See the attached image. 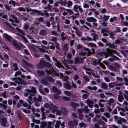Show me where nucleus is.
<instances>
[{
	"instance_id": "obj_21",
	"label": "nucleus",
	"mask_w": 128,
	"mask_h": 128,
	"mask_svg": "<svg viewBox=\"0 0 128 128\" xmlns=\"http://www.w3.org/2000/svg\"><path fill=\"white\" fill-rule=\"evenodd\" d=\"M2 122L1 123V125L2 126L4 127L6 126V124L7 122V120L6 118H2Z\"/></svg>"
},
{
	"instance_id": "obj_51",
	"label": "nucleus",
	"mask_w": 128,
	"mask_h": 128,
	"mask_svg": "<svg viewBox=\"0 0 128 128\" xmlns=\"http://www.w3.org/2000/svg\"><path fill=\"white\" fill-rule=\"evenodd\" d=\"M13 66L14 67V70L16 71L18 70V68L17 63H13Z\"/></svg>"
},
{
	"instance_id": "obj_63",
	"label": "nucleus",
	"mask_w": 128,
	"mask_h": 128,
	"mask_svg": "<svg viewBox=\"0 0 128 128\" xmlns=\"http://www.w3.org/2000/svg\"><path fill=\"white\" fill-rule=\"evenodd\" d=\"M39 91L42 94L44 95H45L46 93L44 89L43 90L41 88H40L39 89Z\"/></svg>"
},
{
	"instance_id": "obj_7",
	"label": "nucleus",
	"mask_w": 128,
	"mask_h": 128,
	"mask_svg": "<svg viewBox=\"0 0 128 128\" xmlns=\"http://www.w3.org/2000/svg\"><path fill=\"white\" fill-rule=\"evenodd\" d=\"M46 62L42 59L39 63L37 64L36 66L39 68H42L45 66V64Z\"/></svg>"
},
{
	"instance_id": "obj_28",
	"label": "nucleus",
	"mask_w": 128,
	"mask_h": 128,
	"mask_svg": "<svg viewBox=\"0 0 128 128\" xmlns=\"http://www.w3.org/2000/svg\"><path fill=\"white\" fill-rule=\"evenodd\" d=\"M117 81H116L115 82H111L109 84L108 86L110 88H114L116 86V83L117 82Z\"/></svg>"
},
{
	"instance_id": "obj_24",
	"label": "nucleus",
	"mask_w": 128,
	"mask_h": 128,
	"mask_svg": "<svg viewBox=\"0 0 128 128\" xmlns=\"http://www.w3.org/2000/svg\"><path fill=\"white\" fill-rule=\"evenodd\" d=\"M64 87L68 90H70L72 88L70 85L67 83H64Z\"/></svg>"
},
{
	"instance_id": "obj_15",
	"label": "nucleus",
	"mask_w": 128,
	"mask_h": 128,
	"mask_svg": "<svg viewBox=\"0 0 128 128\" xmlns=\"http://www.w3.org/2000/svg\"><path fill=\"white\" fill-rule=\"evenodd\" d=\"M117 123L118 124H122V122H126L127 120L124 118L120 117L117 120Z\"/></svg>"
},
{
	"instance_id": "obj_29",
	"label": "nucleus",
	"mask_w": 128,
	"mask_h": 128,
	"mask_svg": "<svg viewBox=\"0 0 128 128\" xmlns=\"http://www.w3.org/2000/svg\"><path fill=\"white\" fill-rule=\"evenodd\" d=\"M86 2L87 3L89 4L90 6H91V5L93 6L95 4V2L94 1L92 0H87L86 1Z\"/></svg>"
},
{
	"instance_id": "obj_36",
	"label": "nucleus",
	"mask_w": 128,
	"mask_h": 128,
	"mask_svg": "<svg viewBox=\"0 0 128 128\" xmlns=\"http://www.w3.org/2000/svg\"><path fill=\"white\" fill-rule=\"evenodd\" d=\"M61 109L62 112L63 114L64 115H66L67 114V112L66 109L63 108H61Z\"/></svg>"
},
{
	"instance_id": "obj_14",
	"label": "nucleus",
	"mask_w": 128,
	"mask_h": 128,
	"mask_svg": "<svg viewBox=\"0 0 128 128\" xmlns=\"http://www.w3.org/2000/svg\"><path fill=\"white\" fill-rule=\"evenodd\" d=\"M29 8H30L31 10H33L34 9H32L31 8H27L26 7H25V8L22 7H19L18 8V9L19 10L21 11H22L24 12H25L26 11L27 12H30L32 14V13L31 12H30V10H28Z\"/></svg>"
},
{
	"instance_id": "obj_57",
	"label": "nucleus",
	"mask_w": 128,
	"mask_h": 128,
	"mask_svg": "<svg viewBox=\"0 0 128 128\" xmlns=\"http://www.w3.org/2000/svg\"><path fill=\"white\" fill-rule=\"evenodd\" d=\"M83 46L80 44H78L76 46V48L78 49H80L82 48L83 47Z\"/></svg>"
},
{
	"instance_id": "obj_37",
	"label": "nucleus",
	"mask_w": 128,
	"mask_h": 128,
	"mask_svg": "<svg viewBox=\"0 0 128 128\" xmlns=\"http://www.w3.org/2000/svg\"><path fill=\"white\" fill-rule=\"evenodd\" d=\"M87 44L88 46H90V47L96 48L97 46L96 44L93 43H89Z\"/></svg>"
},
{
	"instance_id": "obj_64",
	"label": "nucleus",
	"mask_w": 128,
	"mask_h": 128,
	"mask_svg": "<svg viewBox=\"0 0 128 128\" xmlns=\"http://www.w3.org/2000/svg\"><path fill=\"white\" fill-rule=\"evenodd\" d=\"M45 112H44L42 113V120L45 119L46 118V116L45 115Z\"/></svg>"
},
{
	"instance_id": "obj_31",
	"label": "nucleus",
	"mask_w": 128,
	"mask_h": 128,
	"mask_svg": "<svg viewBox=\"0 0 128 128\" xmlns=\"http://www.w3.org/2000/svg\"><path fill=\"white\" fill-rule=\"evenodd\" d=\"M47 80L48 81L54 83L55 81L53 78L50 76H47Z\"/></svg>"
},
{
	"instance_id": "obj_10",
	"label": "nucleus",
	"mask_w": 128,
	"mask_h": 128,
	"mask_svg": "<svg viewBox=\"0 0 128 128\" xmlns=\"http://www.w3.org/2000/svg\"><path fill=\"white\" fill-rule=\"evenodd\" d=\"M86 20L88 22H95L97 21L96 19L93 17H87Z\"/></svg>"
},
{
	"instance_id": "obj_48",
	"label": "nucleus",
	"mask_w": 128,
	"mask_h": 128,
	"mask_svg": "<svg viewBox=\"0 0 128 128\" xmlns=\"http://www.w3.org/2000/svg\"><path fill=\"white\" fill-rule=\"evenodd\" d=\"M117 20V18L116 16H114L113 17L111 18L110 20V21L111 22H114L115 20Z\"/></svg>"
},
{
	"instance_id": "obj_3",
	"label": "nucleus",
	"mask_w": 128,
	"mask_h": 128,
	"mask_svg": "<svg viewBox=\"0 0 128 128\" xmlns=\"http://www.w3.org/2000/svg\"><path fill=\"white\" fill-rule=\"evenodd\" d=\"M30 90L31 93H30V95L28 96V99H27L26 100L29 104H32L34 102L32 101V96H34L35 95L36 92V88L35 87H32Z\"/></svg>"
},
{
	"instance_id": "obj_40",
	"label": "nucleus",
	"mask_w": 128,
	"mask_h": 128,
	"mask_svg": "<svg viewBox=\"0 0 128 128\" xmlns=\"http://www.w3.org/2000/svg\"><path fill=\"white\" fill-rule=\"evenodd\" d=\"M8 92L6 91L4 92L2 94V96L3 97L5 98H6L7 97V95L8 94Z\"/></svg>"
},
{
	"instance_id": "obj_33",
	"label": "nucleus",
	"mask_w": 128,
	"mask_h": 128,
	"mask_svg": "<svg viewBox=\"0 0 128 128\" xmlns=\"http://www.w3.org/2000/svg\"><path fill=\"white\" fill-rule=\"evenodd\" d=\"M25 91L26 92L24 94V96H27L29 95V94H30V93H31L30 90L28 89H27Z\"/></svg>"
},
{
	"instance_id": "obj_52",
	"label": "nucleus",
	"mask_w": 128,
	"mask_h": 128,
	"mask_svg": "<svg viewBox=\"0 0 128 128\" xmlns=\"http://www.w3.org/2000/svg\"><path fill=\"white\" fill-rule=\"evenodd\" d=\"M93 36L92 38L93 40L94 41H96V38L97 37V35L95 33H93L92 34Z\"/></svg>"
},
{
	"instance_id": "obj_9",
	"label": "nucleus",
	"mask_w": 128,
	"mask_h": 128,
	"mask_svg": "<svg viewBox=\"0 0 128 128\" xmlns=\"http://www.w3.org/2000/svg\"><path fill=\"white\" fill-rule=\"evenodd\" d=\"M22 66L24 67V66L25 64L28 66L32 68H35L34 66L30 64L27 61L25 60L24 59H23L22 60Z\"/></svg>"
},
{
	"instance_id": "obj_27",
	"label": "nucleus",
	"mask_w": 128,
	"mask_h": 128,
	"mask_svg": "<svg viewBox=\"0 0 128 128\" xmlns=\"http://www.w3.org/2000/svg\"><path fill=\"white\" fill-rule=\"evenodd\" d=\"M124 99V97L122 94L118 95V100L119 102H122Z\"/></svg>"
},
{
	"instance_id": "obj_45",
	"label": "nucleus",
	"mask_w": 128,
	"mask_h": 128,
	"mask_svg": "<svg viewBox=\"0 0 128 128\" xmlns=\"http://www.w3.org/2000/svg\"><path fill=\"white\" fill-rule=\"evenodd\" d=\"M79 127L80 128L84 127V128L86 127V125L85 123L82 122L80 123L79 124Z\"/></svg>"
},
{
	"instance_id": "obj_30",
	"label": "nucleus",
	"mask_w": 128,
	"mask_h": 128,
	"mask_svg": "<svg viewBox=\"0 0 128 128\" xmlns=\"http://www.w3.org/2000/svg\"><path fill=\"white\" fill-rule=\"evenodd\" d=\"M47 32L45 30H41L39 32V34L42 36H45Z\"/></svg>"
},
{
	"instance_id": "obj_58",
	"label": "nucleus",
	"mask_w": 128,
	"mask_h": 128,
	"mask_svg": "<svg viewBox=\"0 0 128 128\" xmlns=\"http://www.w3.org/2000/svg\"><path fill=\"white\" fill-rule=\"evenodd\" d=\"M64 92V94L68 96H70L72 95L71 93L68 91H65Z\"/></svg>"
},
{
	"instance_id": "obj_8",
	"label": "nucleus",
	"mask_w": 128,
	"mask_h": 128,
	"mask_svg": "<svg viewBox=\"0 0 128 128\" xmlns=\"http://www.w3.org/2000/svg\"><path fill=\"white\" fill-rule=\"evenodd\" d=\"M78 9L80 12L82 13L83 12V10L80 6L77 5H75L74 6L73 10L75 12H78Z\"/></svg>"
},
{
	"instance_id": "obj_4",
	"label": "nucleus",
	"mask_w": 128,
	"mask_h": 128,
	"mask_svg": "<svg viewBox=\"0 0 128 128\" xmlns=\"http://www.w3.org/2000/svg\"><path fill=\"white\" fill-rule=\"evenodd\" d=\"M28 10H30V12H31L32 14H38V15H40L42 16H43L44 14H45L46 15V17L47 18L49 16V15L48 13L46 12V10H44V13L41 12L40 11L35 9L31 10L30 8H29Z\"/></svg>"
},
{
	"instance_id": "obj_16",
	"label": "nucleus",
	"mask_w": 128,
	"mask_h": 128,
	"mask_svg": "<svg viewBox=\"0 0 128 128\" xmlns=\"http://www.w3.org/2000/svg\"><path fill=\"white\" fill-rule=\"evenodd\" d=\"M52 89L53 91L58 94H60L61 93L60 90L58 89L55 86H52Z\"/></svg>"
},
{
	"instance_id": "obj_53",
	"label": "nucleus",
	"mask_w": 128,
	"mask_h": 128,
	"mask_svg": "<svg viewBox=\"0 0 128 128\" xmlns=\"http://www.w3.org/2000/svg\"><path fill=\"white\" fill-rule=\"evenodd\" d=\"M104 114L105 116L107 118H109L110 115L108 112H105L104 113Z\"/></svg>"
},
{
	"instance_id": "obj_2",
	"label": "nucleus",
	"mask_w": 128,
	"mask_h": 128,
	"mask_svg": "<svg viewBox=\"0 0 128 128\" xmlns=\"http://www.w3.org/2000/svg\"><path fill=\"white\" fill-rule=\"evenodd\" d=\"M4 36L5 38L7 39L9 42H12V45L14 46V48L16 50H20V47L16 42L13 40L11 36L6 34H4Z\"/></svg>"
},
{
	"instance_id": "obj_50",
	"label": "nucleus",
	"mask_w": 128,
	"mask_h": 128,
	"mask_svg": "<svg viewBox=\"0 0 128 128\" xmlns=\"http://www.w3.org/2000/svg\"><path fill=\"white\" fill-rule=\"evenodd\" d=\"M89 5L88 4H86L85 2L83 3V7L84 8H88L89 7Z\"/></svg>"
},
{
	"instance_id": "obj_43",
	"label": "nucleus",
	"mask_w": 128,
	"mask_h": 128,
	"mask_svg": "<svg viewBox=\"0 0 128 128\" xmlns=\"http://www.w3.org/2000/svg\"><path fill=\"white\" fill-rule=\"evenodd\" d=\"M66 11L68 12V14L69 15H71V14H74V12L71 9H66Z\"/></svg>"
},
{
	"instance_id": "obj_25",
	"label": "nucleus",
	"mask_w": 128,
	"mask_h": 128,
	"mask_svg": "<svg viewBox=\"0 0 128 128\" xmlns=\"http://www.w3.org/2000/svg\"><path fill=\"white\" fill-rule=\"evenodd\" d=\"M62 62L64 65V66H65L66 68H70V67L68 65V62L67 61V60H62Z\"/></svg>"
},
{
	"instance_id": "obj_62",
	"label": "nucleus",
	"mask_w": 128,
	"mask_h": 128,
	"mask_svg": "<svg viewBox=\"0 0 128 128\" xmlns=\"http://www.w3.org/2000/svg\"><path fill=\"white\" fill-rule=\"evenodd\" d=\"M87 53V52H80L79 53V55L80 56H85Z\"/></svg>"
},
{
	"instance_id": "obj_60",
	"label": "nucleus",
	"mask_w": 128,
	"mask_h": 128,
	"mask_svg": "<svg viewBox=\"0 0 128 128\" xmlns=\"http://www.w3.org/2000/svg\"><path fill=\"white\" fill-rule=\"evenodd\" d=\"M103 19L105 21H107L108 19L110 17V16H106L105 15H104Z\"/></svg>"
},
{
	"instance_id": "obj_34",
	"label": "nucleus",
	"mask_w": 128,
	"mask_h": 128,
	"mask_svg": "<svg viewBox=\"0 0 128 128\" xmlns=\"http://www.w3.org/2000/svg\"><path fill=\"white\" fill-rule=\"evenodd\" d=\"M89 94V93L88 92L86 94H84L82 95V98L84 99H87L88 97Z\"/></svg>"
},
{
	"instance_id": "obj_47",
	"label": "nucleus",
	"mask_w": 128,
	"mask_h": 128,
	"mask_svg": "<svg viewBox=\"0 0 128 128\" xmlns=\"http://www.w3.org/2000/svg\"><path fill=\"white\" fill-rule=\"evenodd\" d=\"M47 124L46 122H41V126L42 128H45L47 126Z\"/></svg>"
},
{
	"instance_id": "obj_35",
	"label": "nucleus",
	"mask_w": 128,
	"mask_h": 128,
	"mask_svg": "<svg viewBox=\"0 0 128 128\" xmlns=\"http://www.w3.org/2000/svg\"><path fill=\"white\" fill-rule=\"evenodd\" d=\"M71 106L73 107H76L78 106L79 105L78 104H76L74 102H71L70 103Z\"/></svg>"
},
{
	"instance_id": "obj_6",
	"label": "nucleus",
	"mask_w": 128,
	"mask_h": 128,
	"mask_svg": "<svg viewBox=\"0 0 128 128\" xmlns=\"http://www.w3.org/2000/svg\"><path fill=\"white\" fill-rule=\"evenodd\" d=\"M12 80V81L15 80V82L18 84L26 85V84L24 82V81L20 78H13Z\"/></svg>"
},
{
	"instance_id": "obj_61",
	"label": "nucleus",
	"mask_w": 128,
	"mask_h": 128,
	"mask_svg": "<svg viewBox=\"0 0 128 128\" xmlns=\"http://www.w3.org/2000/svg\"><path fill=\"white\" fill-rule=\"evenodd\" d=\"M28 48L31 53L32 52H33V51H35V50H36V49H34L33 46H28Z\"/></svg>"
},
{
	"instance_id": "obj_22",
	"label": "nucleus",
	"mask_w": 128,
	"mask_h": 128,
	"mask_svg": "<svg viewBox=\"0 0 128 128\" xmlns=\"http://www.w3.org/2000/svg\"><path fill=\"white\" fill-rule=\"evenodd\" d=\"M109 105L110 106H112V108L114 107V100L112 98H110L108 101Z\"/></svg>"
},
{
	"instance_id": "obj_18",
	"label": "nucleus",
	"mask_w": 128,
	"mask_h": 128,
	"mask_svg": "<svg viewBox=\"0 0 128 128\" xmlns=\"http://www.w3.org/2000/svg\"><path fill=\"white\" fill-rule=\"evenodd\" d=\"M54 65L58 68H64V67L62 64L58 62L54 63Z\"/></svg>"
},
{
	"instance_id": "obj_59",
	"label": "nucleus",
	"mask_w": 128,
	"mask_h": 128,
	"mask_svg": "<svg viewBox=\"0 0 128 128\" xmlns=\"http://www.w3.org/2000/svg\"><path fill=\"white\" fill-rule=\"evenodd\" d=\"M9 4L10 5H12L13 6H15V2L14 1L10 0L9 2Z\"/></svg>"
},
{
	"instance_id": "obj_46",
	"label": "nucleus",
	"mask_w": 128,
	"mask_h": 128,
	"mask_svg": "<svg viewBox=\"0 0 128 128\" xmlns=\"http://www.w3.org/2000/svg\"><path fill=\"white\" fill-rule=\"evenodd\" d=\"M46 66L48 68H52L51 64L50 63L46 62L45 64V66Z\"/></svg>"
},
{
	"instance_id": "obj_42",
	"label": "nucleus",
	"mask_w": 128,
	"mask_h": 128,
	"mask_svg": "<svg viewBox=\"0 0 128 128\" xmlns=\"http://www.w3.org/2000/svg\"><path fill=\"white\" fill-rule=\"evenodd\" d=\"M85 69L86 70V74L89 75H91V73L90 69L89 68H85Z\"/></svg>"
},
{
	"instance_id": "obj_49",
	"label": "nucleus",
	"mask_w": 128,
	"mask_h": 128,
	"mask_svg": "<svg viewBox=\"0 0 128 128\" xmlns=\"http://www.w3.org/2000/svg\"><path fill=\"white\" fill-rule=\"evenodd\" d=\"M16 30L20 32L22 34L24 35L25 34V33L24 31L18 28L17 27H16Z\"/></svg>"
},
{
	"instance_id": "obj_20",
	"label": "nucleus",
	"mask_w": 128,
	"mask_h": 128,
	"mask_svg": "<svg viewBox=\"0 0 128 128\" xmlns=\"http://www.w3.org/2000/svg\"><path fill=\"white\" fill-rule=\"evenodd\" d=\"M37 72L40 77H42L44 75V72L42 70H38L37 71Z\"/></svg>"
},
{
	"instance_id": "obj_55",
	"label": "nucleus",
	"mask_w": 128,
	"mask_h": 128,
	"mask_svg": "<svg viewBox=\"0 0 128 128\" xmlns=\"http://www.w3.org/2000/svg\"><path fill=\"white\" fill-rule=\"evenodd\" d=\"M0 107H2L4 109L6 110L7 107V105L0 103Z\"/></svg>"
},
{
	"instance_id": "obj_13",
	"label": "nucleus",
	"mask_w": 128,
	"mask_h": 128,
	"mask_svg": "<svg viewBox=\"0 0 128 128\" xmlns=\"http://www.w3.org/2000/svg\"><path fill=\"white\" fill-rule=\"evenodd\" d=\"M50 108V110L52 112H54L57 110L58 108L55 105L51 104Z\"/></svg>"
},
{
	"instance_id": "obj_56",
	"label": "nucleus",
	"mask_w": 128,
	"mask_h": 128,
	"mask_svg": "<svg viewBox=\"0 0 128 128\" xmlns=\"http://www.w3.org/2000/svg\"><path fill=\"white\" fill-rule=\"evenodd\" d=\"M72 88H73L75 90H76L77 88V86L76 84L73 81H72Z\"/></svg>"
},
{
	"instance_id": "obj_26",
	"label": "nucleus",
	"mask_w": 128,
	"mask_h": 128,
	"mask_svg": "<svg viewBox=\"0 0 128 128\" xmlns=\"http://www.w3.org/2000/svg\"><path fill=\"white\" fill-rule=\"evenodd\" d=\"M68 45L67 44H65L62 47V50L65 52L68 51Z\"/></svg>"
},
{
	"instance_id": "obj_41",
	"label": "nucleus",
	"mask_w": 128,
	"mask_h": 128,
	"mask_svg": "<svg viewBox=\"0 0 128 128\" xmlns=\"http://www.w3.org/2000/svg\"><path fill=\"white\" fill-rule=\"evenodd\" d=\"M67 7L69 8L72 6V1L69 0L66 2Z\"/></svg>"
},
{
	"instance_id": "obj_32",
	"label": "nucleus",
	"mask_w": 128,
	"mask_h": 128,
	"mask_svg": "<svg viewBox=\"0 0 128 128\" xmlns=\"http://www.w3.org/2000/svg\"><path fill=\"white\" fill-rule=\"evenodd\" d=\"M12 17L13 18L15 22L17 24L19 23V21L18 20L16 16L14 14H12L11 15Z\"/></svg>"
},
{
	"instance_id": "obj_44",
	"label": "nucleus",
	"mask_w": 128,
	"mask_h": 128,
	"mask_svg": "<svg viewBox=\"0 0 128 128\" xmlns=\"http://www.w3.org/2000/svg\"><path fill=\"white\" fill-rule=\"evenodd\" d=\"M31 53L33 54L34 56L36 57H38L40 56V55L38 54L36 50H35V51H33Z\"/></svg>"
},
{
	"instance_id": "obj_19",
	"label": "nucleus",
	"mask_w": 128,
	"mask_h": 128,
	"mask_svg": "<svg viewBox=\"0 0 128 128\" xmlns=\"http://www.w3.org/2000/svg\"><path fill=\"white\" fill-rule=\"evenodd\" d=\"M106 101L102 99H100L98 102V104L100 107H103L104 106V104L105 102Z\"/></svg>"
},
{
	"instance_id": "obj_11",
	"label": "nucleus",
	"mask_w": 128,
	"mask_h": 128,
	"mask_svg": "<svg viewBox=\"0 0 128 128\" xmlns=\"http://www.w3.org/2000/svg\"><path fill=\"white\" fill-rule=\"evenodd\" d=\"M83 61V59L82 58L76 57L74 60V62L75 64H77L82 63Z\"/></svg>"
},
{
	"instance_id": "obj_12",
	"label": "nucleus",
	"mask_w": 128,
	"mask_h": 128,
	"mask_svg": "<svg viewBox=\"0 0 128 128\" xmlns=\"http://www.w3.org/2000/svg\"><path fill=\"white\" fill-rule=\"evenodd\" d=\"M85 103L87 104V105L90 108H92V104H94V102L92 100L90 99L87 100L86 102H85Z\"/></svg>"
},
{
	"instance_id": "obj_17",
	"label": "nucleus",
	"mask_w": 128,
	"mask_h": 128,
	"mask_svg": "<svg viewBox=\"0 0 128 128\" xmlns=\"http://www.w3.org/2000/svg\"><path fill=\"white\" fill-rule=\"evenodd\" d=\"M42 97L38 95V98L34 97L33 99L35 101V102H41L42 101Z\"/></svg>"
},
{
	"instance_id": "obj_38",
	"label": "nucleus",
	"mask_w": 128,
	"mask_h": 128,
	"mask_svg": "<svg viewBox=\"0 0 128 128\" xmlns=\"http://www.w3.org/2000/svg\"><path fill=\"white\" fill-rule=\"evenodd\" d=\"M106 45L108 46L110 48L115 49L116 48V46L115 45L113 44L109 43L108 44H106Z\"/></svg>"
},
{
	"instance_id": "obj_54",
	"label": "nucleus",
	"mask_w": 128,
	"mask_h": 128,
	"mask_svg": "<svg viewBox=\"0 0 128 128\" xmlns=\"http://www.w3.org/2000/svg\"><path fill=\"white\" fill-rule=\"evenodd\" d=\"M51 104H49L48 103H46L44 104V107L46 108H50Z\"/></svg>"
},
{
	"instance_id": "obj_5",
	"label": "nucleus",
	"mask_w": 128,
	"mask_h": 128,
	"mask_svg": "<svg viewBox=\"0 0 128 128\" xmlns=\"http://www.w3.org/2000/svg\"><path fill=\"white\" fill-rule=\"evenodd\" d=\"M68 124L69 128H73L75 126H77L78 125V120L74 119L73 121H70L68 122Z\"/></svg>"
},
{
	"instance_id": "obj_1",
	"label": "nucleus",
	"mask_w": 128,
	"mask_h": 128,
	"mask_svg": "<svg viewBox=\"0 0 128 128\" xmlns=\"http://www.w3.org/2000/svg\"><path fill=\"white\" fill-rule=\"evenodd\" d=\"M106 52L107 53L105 52H102V54L105 55L104 58H108L109 56V55H110L117 60H119V58L113 55L114 53H115L116 54H117L118 56H120L119 53L117 52L116 50L107 48Z\"/></svg>"
},
{
	"instance_id": "obj_39",
	"label": "nucleus",
	"mask_w": 128,
	"mask_h": 128,
	"mask_svg": "<svg viewBox=\"0 0 128 128\" xmlns=\"http://www.w3.org/2000/svg\"><path fill=\"white\" fill-rule=\"evenodd\" d=\"M61 122L60 120H58L56 122L55 127L56 128H59L60 126V125L61 124Z\"/></svg>"
},
{
	"instance_id": "obj_23",
	"label": "nucleus",
	"mask_w": 128,
	"mask_h": 128,
	"mask_svg": "<svg viewBox=\"0 0 128 128\" xmlns=\"http://www.w3.org/2000/svg\"><path fill=\"white\" fill-rule=\"evenodd\" d=\"M101 87L104 90H106L108 88V86L105 83H102L100 84Z\"/></svg>"
}]
</instances>
